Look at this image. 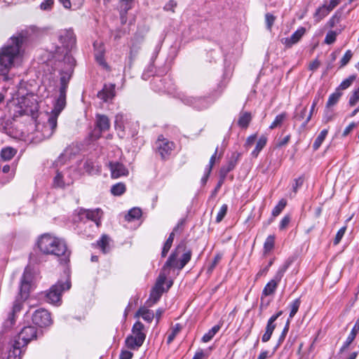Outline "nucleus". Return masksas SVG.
I'll use <instances>...</instances> for the list:
<instances>
[{
  "mask_svg": "<svg viewBox=\"0 0 359 359\" xmlns=\"http://www.w3.org/2000/svg\"><path fill=\"white\" fill-rule=\"evenodd\" d=\"M27 32L22 30L12 36L0 50V75L7 79V74L15 62L20 59L22 46L27 38Z\"/></svg>",
  "mask_w": 359,
  "mask_h": 359,
  "instance_id": "obj_1",
  "label": "nucleus"
},
{
  "mask_svg": "<svg viewBox=\"0 0 359 359\" xmlns=\"http://www.w3.org/2000/svg\"><path fill=\"white\" fill-rule=\"evenodd\" d=\"M186 250V244L184 241H182L175 248L168 260L165 263L161 272L160 273L155 286L164 288L163 285L167 278V276L169 274V268L177 269L179 270L182 269L185 265L190 261L191 257V251Z\"/></svg>",
  "mask_w": 359,
  "mask_h": 359,
  "instance_id": "obj_2",
  "label": "nucleus"
},
{
  "mask_svg": "<svg viewBox=\"0 0 359 359\" xmlns=\"http://www.w3.org/2000/svg\"><path fill=\"white\" fill-rule=\"evenodd\" d=\"M38 247L41 252L57 257L63 256L65 259L69 256L65 241L49 233L42 235L38 241Z\"/></svg>",
  "mask_w": 359,
  "mask_h": 359,
  "instance_id": "obj_3",
  "label": "nucleus"
},
{
  "mask_svg": "<svg viewBox=\"0 0 359 359\" xmlns=\"http://www.w3.org/2000/svg\"><path fill=\"white\" fill-rule=\"evenodd\" d=\"M32 280V273L28 267H27L22 276L21 284L20 287V299H17L13 306L12 312L9 314L8 320L10 321L11 325H13L15 322V315L18 313L22 305V302L25 300L29 295L30 283Z\"/></svg>",
  "mask_w": 359,
  "mask_h": 359,
  "instance_id": "obj_4",
  "label": "nucleus"
},
{
  "mask_svg": "<svg viewBox=\"0 0 359 359\" xmlns=\"http://www.w3.org/2000/svg\"><path fill=\"white\" fill-rule=\"evenodd\" d=\"M70 287L71 282L69 278L65 282L58 280L46 292V301L54 305L60 304L62 292L69 290Z\"/></svg>",
  "mask_w": 359,
  "mask_h": 359,
  "instance_id": "obj_5",
  "label": "nucleus"
},
{
  "mask_svg": "<svg viewBox=\"0 0 359 359\" xmlns=\"http://www.w3.org/2000/svg\"><path fill=\"white\" fill-rule=\"evenodd\" d=\"M175 149V144L161 135L155 142L156 151L162 160L168 159Z\"/></svg>",
  "mask_w": 359,
  "mask_h": 359,
  "instance_id": "obj_6",
  "label": "nucleus"
},
{
  "mask_svg": "<svg viewBox=\"0 0 359 359\" xmlns=\"http://www.w3.org/2000/svg\"><path fill=\"white\" fill-rule=\"evenodd\" d=\"M291 264V261H286L282 266H280L277 273L274 276L273 278L264 287L262 294L264 296H269L272 294L276 290L277 286L284 276V273L288 269Z\"/></svg>",
  "mask_w": 359,
  "mask_h": 359,
  "instance_id": "obj_7",
  "label": "nucleus"
},
{
  "mask_svg": "<svg viewBox=\"0 0 359 359\" xmlns=\"http://www.w3.org/2000/svg\"><path fill=\"white\" fill-rule=\"evenodd\" d=\"M36 328L34 326H27L22 329L20 332L14 339L16 342L17 346H22L25 347L27 344L36 338Z\"/></svg>",
  "mask_w": 359,
  "mask_h": 359,
  "instance_id": "obj_8",
  "label": "nucleus"
},
{
  "mask_svg": "<svg viewBox=\"0 0 359 359\" xmlns=\"http://www.w3.org/2000/svg\"><path fill=\"white\" fill-rule=\"evenodd\" d=\"M32 322L39 327H47L52 324L50 313L46 309H38L32 315Z\"/></svg>",
  "mask_w": 359,
  "mask_h": 359,
  "instance_id": "obj_9",
  "label": "nucleus"
},
{
  "mask_svg": "<svg viewBox=\"0 0 359 359\" xmlns=\"http://www.w3.org/2000/svg\"><path fill=\"white\" fill-rule=\"evenodd\" d=\"M103 212L100 208L94 210L81 209L79 212L80 219L86 218L88 220L94 222L97 226L100 225V219L102 216Z\"/></svg>",
  "mask_w": 359,
  "mask_h": 359,
  "instance_id": "obj_10",
  "label": "nucleus"
},
{
  "mask_svg": "<svg viewBox=\"0 0 359 359\" xmlns=\"http://www.w3.org/2000/svg\"><path fill=\"white\" fill-rule=\"evenodd\" d=\"M59 40L67 50H71L76 43V36L72 29L61 31Z\"/></svg>",
  "mask_w": 359,
  "mask_h": 359,
  "instance_id": "obj_11",
  "label": "nucleus"
},
{
  "mask_svg": "<svg viewBox=\"0 0 359 359\" xmlns=\"http://www.w3.org/2000/svg\"><path fill=\"white\" fill-rule=\"evenodd\" d=\"M306 33V29L303 27H299L290 37L283 38L281 42L286 48H291L293 45L297 43Z\"/></svg>",
  "mask_w": 359,
  "mask_h": 359,
  "instance_id": "obj_12",
  "label": "nucleus"
},
{
  "mask_svg": "<svg viewBox=\"0 0 359 359\" xmlns=\"http://www.w3.org/2000/svg\"><path fill=\"white\" fill-rule=\"evenodd\" d=\"M57 127L55 116H50L46 123L41 128V135L44 139L50 138L54 133Z\"/></svg>",
  "mask_w": 359,
  "mask_h": 359,
  "instance_id": "obj_13",
  "label": "nucleus"
},
{
  "mask_svg": "<svg viewBox=\"0 0 359 359\" xmlns=\"http://www.w3.org/2000/svg\"><path fill=\"white\" fill-rule=\"evenodd\" d=\"M109 165L112 178L116 179L128 175V170L121 163L110 162Z\"/></svg>",
  "mask_w": 359,
  "mask_h": 359,
  "instance_id": "obj_14",
  "label": "nucleus"
},
{
  "mask_svg": "<svg viewBox=\"0 0 359 359\" xmlns=\"http://www.w3.org/2000/svg\"><path fill=\"white\" fill-rule=\"evenodd\" d=\"M115 84H105L103 88L97 93V97L104 102H107L115 97Z\"/></svg>",
  "mask_w": 359,
  "mask_h": 359,
  "instance_id": "obj_15",
  "label": "nucleus"
},
{
  "mask_svg": "<svg viewBox=\"0 0 359 359\" xmlns=\"http://www.w3.org/2000/svg\"><path fill=\"white\" fill-rule=\"evenodd\" d=\"M66 94L67 92L65 91H59V95L55 102L54 108L50 115L55 116L56 119H57V116L66 106Z\"/></svg>",
  "mask_w": 359,
  "mask_h": 359,
  "instance_id": "obj_16",
  "label": "nucleus"
},
{
  "mask_svg": "<svg viewBox=\"0 0 359 359\" xmlns=\"http://www.w3.org/2000/svg\"><path fill=\"white\" fill-rule=\"evenodd\" d=\"M184 220L181 219L178 222L177 226L174 228L172 232H171L170 233L169 237L166 240V241L164 243V245L163 247V250L161 252V256L163 257H165L167 255L168 252H169V250L172 246V242L174 240V237H175V232H177L179 229L182 228V226H184Z\"/></svg>",
  "mask_w": 359,
  "mask_h": 359,
  "instance_id": "obj_17",
  "label": "nucleus"
},
{
  "mask_svg": "<svg viewBox=\"0 0 359 359\" xmlns=\"http://www.w3.org/2000/svg\"><path fill=\"white\" fill-rule=\"evenodd\" d=\"M358 332H359V318L355 322L353 329L351 330L350 334L344 341V344L340 348V353H343L345 351L351 343L354 341Z\"/></svg>",
  "mask_w": 359,
  "mask_h": 359,
  "instance_id": "obj_18",
  "label": "nucleus"
},
{
  "mask_svg": "<svg viewBox=\"0 0 359 359\" xmlns=\"http://www.w3.org/2000/svg\"><path fill=\"white\" fill-rule=\"evenodd\" d=\"M163 292L164 288H161L154 285L151 291L149 299L146 302L147 306L150 307L155 304L160 299Z\"/></svg>",
  "mask_w": 359,
  "mask_h": 359,
  "instance_id": "obj_19",
  "label": "nucleus"
},
{
  "mask_svg": "<svg viewBox=\"0 0 359 359\" xmlns=\"http://www.w3.org/2000/svg\"><path fill=\"white\" fill-rule=\"evenodd\" d=\"M22 346H17L14 341L10 346L6 359H21Z\"/></svg>",
  "mask_w": 359,
  "mask_h": 359,
  "instance_id": "obj_20",
  "label": "nucleus"
},
{
  "mask_svg": "<svg viewBox=\"0 0 359 359\" xmlns=\"http://www.w3.org/2000/svg\"><path fill=\"white\" fill-rule=\"evenodd\" d=\"M131 335L144 341L146 333L144 332V326L141 322L137 321L133 325Z\"/></svg>",
  "mask_w": 359,
  "mask_h": 359,
  "instance_id": "obj_21",
  "label": "nucleus"
},
{
  "mask_svg": "<svg viewBox=\"0 0 359 359\" xmlns=\"http://www.w3.org/2000/svg\"><path fill=\"white\" fill-rule=\"evenodd\" d=\"M96 126L100 132L108 130L110 128V121L105 115L97 114L96 116Z\"/></svg>",
  "mask_w": 359,
  "mask_h": 359,
  "instance_id": "obj_22",
  "label": "nucleus"
},
{
  "mask_svg": "<svg viewBox=\"0 0 359 359\" xmlns=\"http://www.w3.org/2000/svg\"><path fill=\"white\" fill-rule=\"evenodd\" d=\"M144 343L140 339L135 338L132 335L128 336L126 339V346L132 350L138 349Z\"/></svg>",
  "mask_w": 359,
  "mask_h": 359,
  "instance_id": "obj_23",
  "label": "nucleus"
},
{
  "mask_svg": "<svg viewBox=\"0 0 359 359\" xmlns=\"http://www.w3.org/2000/svg\"><path fill=\"white\" fill-rule=\"evenodd\" d=\"M267 142V137L265 135H262L257 142L256 147L255 149L252 151L251 155L253 157H257L259 152L263 149V148L266 146Z\"/></svg>",
  "mask_w": 359,
  "mask_h": 359,
  "instance_id": "obj_24",
  "label": "nucleus"
},
{
  "mask_svg": "<svg viewBox=\"0 0 359 359\" xmlns=\"http://www.w3.org/2000/svg\"><path fill=\"white\" fill-rule=\"evenodd\" d=\"M136 316H141L145 321L148 323L151 322L154 317V312L147 309L146 307L140 308L137 312Z\"/></svg>",
  "mask_w": 359,
  "mask_h": 359,
  "instance_id": "obj_25",
  "label": "nucleus"
},
{
  "mask_svg": "<svg viewBox=\"0 0 359 359\" xmlns=\"http://www.w3.org/2000/svg\"><path fill=\"white\" fill-rule=\"evenodd\" d=\"M331 11L327 6L323 5L319 7L314 13V19L316 22H319L323 18L327 16Z\"/></svg>",
  "mask_w": 359,
  "mask_h": 359,
  "instance_id": "obj_26",
  "label": "nucleus"
},
{
  "mask_svg": "<svg viewBox=\"0 0 359 359\" xmlns=\"http://www.w3.org/2000/svg\"><path fill=\"white\" fill-rule=\"evenodd\" d=\"M276 324L274 323H272L269 320H268L266 326V330L264 334L262 335V341L263 342H267L270 340L271 335L273 332V330L276 328Z\"/></svg>",
  "mask_w": 359,
  "mask_h": 359,
  "instance_id": "obj_27",
  "label": "nucleus"
},
{
  "mask_svg": "<svg viewBox=\"0 0 359 359\" xmlns=\"http://www.w3.org/2000/svg\"><path fill=\"white\" fill-rule=\"evenodd\" d=\"M142 216V210L139 208H133L130 209L128 214L126 215V220L130 222L134 219H137Z\"/></svg>",
  "mask_w": 359,
  "mask_h": 359,
  "instance_id": "obj_28",
  "label": "nucleus"
},
{
  "mask_svg": "<svg viewBox=\"0 0 359 359\" xmlns=\"http://www.w3.org/2000/svg\"><path fill=\"white\" fill-rule=\"evenodd\" d=\"M109 238L107 235H103L101 238L97 241V245L101 249L103 253H107L109 250Z\"/></svg>",
  "mask_w": 359,
  "mask_h": 359,
  "instance_id": "obj_29",
  "label": "nucleus"
},
{
  "mask_svg": "<svg viewBox=\"0 0 359 359\" xmlns=\"http://www.w3.org/2000/svg\"><path fill=\"white\" fill-rule=\"evenodd\" d=\"M287 118L286 112H283L278 115H277L274 119V121L269 126V128L271 130L275 129L278 127H280L283 123L285 121Z\"/></svg>",
  "mask_w": 359,
  "mask_h": 359,
  "instance_id": "obj_30",
  "label": "nucleus"
},
{
  "mask_svg": "<svg viewBox=\"0 0 359 359\" xmlns=\"http://www.w3.org/2000/svg\"><path fill=\"white\" fill-rule=\"evenodd\" d=\"M327 133H328V130L324 129L318 135V137L315 140L313 144V149L314 151H316L319 149V147L321 146L322 143L325 140Z\"/></svg>",
  "mask_w": 359,
  "mask_h": 359,
  "instance_id": "obj_31",
  "label": "nucleus"
},
{
  "mask_svg": "<svg viewBox=\"0 0 359 359\" xmlns=\"http://www.w3.org/2000/svg\"><path fill=\"white\" fill-rule=\"evenodd\" d=\"M71 78V74L69 72H63L61 74L60 77V86L59 91H65L68 87V84Z\"/></svg>",
  "mask_w": 359,
  "mask_h": 359,
  "instance_id": "obj_32",
  "label": "nucleus"
},
{
  "mask_svg": "<svg viewBox=\"0 0 359 359\" xmlns=\"http://www.w3.org/2000/svg\"><path fill=\"white\" fill-rule=\"evenodd\" d=\"M341 92L336 89L335 92L330 95L326 104V107L328 108L335 105L339 100V98L341 97Z\"/></svg>",
  "mask_w": 359,
  "mask_h": 359,
  "instance_id": "obj_33",
  "label": "nucleus"
},
{
  "mask_svg": "<svg viewBox=\"0 0 359 359\" xmlns=\"http://www.w3.org/2000/svg\"><path fill=\"white\" fill-rule=\"evenodd\" d=\"M300 304H301V300L299 298L294 299L290 304L289 307L290 308V312L289 318H288V319H290V320L297 313V311L299 309Z\"/></svg>",
  "mask_w": 359,
  "mask_h": 359,
  "instance_id": "obj_34",
  "label": "nucleus"
},
{
  "mask_svg": "<svg viewBox=\"0 0 359 359\" xmlns=\"http://www.w3.org/2000/svg\"><path fill=\"white\" fill-rule=\"evenodd\" d=\"M16 154V151L11 147L4 148L1 151V156L5 161L11 160Z\"/></svg>",
  "mask_w": 359,
  "mask_h": 359,
  "instance_id": "obj_35",
  "label": "nucleus"
},
{
  "mask_svg": "<svg viewBox=\"0 0 359 359\" xmlns=\"http://www.w3.org/2000/svg\"><path fill=\"white\" fill-rule=\"evenodd\" d=\"M275 243V236L269 235L264 244V250L265 253L269 252L271 251L274 247Z\"/></svg>",
  "mask_w": 359,
  "mask_h": 359,
  "instance_id": "obj_36",
  "label": "nucleus"
},
{
  "mask_svg": "<svg viewBox=\"0 0 359 359\" xmlns=\"http://www.w3.org/2000/svg\"><path fill=\"white\" fill-rule=\"evenodd\" d=\"M126 191V185L123 183H117L111 188V192L114 196H121Z\"/></svg>",
  "mask_w": 359,
  "mask_h": 359,
  "instance_id": "obj_37",
  "label": "nucleus"
},
{
  "mask_svg": "<svg viewBox=\"0 0 359 359\" xmlns=\"http://www.w3.org/2000/svg\"><path fill=\"white\" fill-rule=\"evenodd\" d=\"M251 121V115L250 113L245 112L243 114L238 121V124L242 128H247Z\"/></svg>",
  "mask_w": 359,
  "mask_h": 359,
  "instance_id": "obj_38",
  "label": "nucleus"
},
{
  "mask_svg": "<svg viewBox=\"0 0 359 359\" xmlns=\"http://www.w3.org/2000/svg\"><path fill=\"white\" fill-rule=\"evenodd\" d=\"M287 202L285 199H281L278 203L274 207L272 210V215L273 217H277L280 215V213L283 211V210L286 206Z\"/></svg>",
  "mask_w": 359,
  "mask_h": 359,
  "instance_id": "obj_39",
  "label": "nucleus"
},
{
  "mask_svg": "<svg viewBox=\"0 0 359 359\" xmlns=\"http://www.w3.org/2000/svg\"><path fill=\"white\" fill-rule=\"evenodd\" d=\"M66 184L63 180V176L60 172H57L53 179V187L55 188H64Z\"/></svg>",
  "mask_w": 359,
  "mask_h": 359,
  "instance_id": "obj_40",
  "label": "nucleus"
},
{
  "mask_svg": "<svg viewBox=\"0 0 359 359\" xmlns=\"http://www.w3.org/2000/svg\"><path fill=\"white\" fill-rule=\"evenodd\" d=\"M181 328H182V327L180 324H176L172 328L171 332L168 334V339H167L168 344H170L174 340V339L175 338L177 334H178V333L180 332Z\"/></svg>",
  "mask_w": 359,
  "mask_h": 359,
  "instance_id": "obj_41",
  "label": "nucleus"
},
{
  "mask_svg": "<svg viewBox=\"0 0 359 359\" xmlns=\"http://www.w3.org/2000/svg\"><path fill=\"white\" fill-rule=\"evenodd\" d=\"M355 76H350L348 78L346 79L345 80H344L341 84L339 86V87L337 88V90H339V91L342 90H345L346 88H348L351 84L352 83L355 81Z\"/></svg>",
  "mask_w": 359,
  "mask_h": 359,
  "instance_id": "obj_42",
  "label": "nucleus"
},
{
  "mask_svg": "<svg viewBox=\"0 0 359 359\" xmlns=\"http://www.w3.org/2000/svg\"><path fill=\"white\" fill-rule=\"evenodd\" d=\"M276 18L270 13L265 14V22L266 29L269 31L271 30L272 26L276 20Z\"/></svg>",
  "mask_w": 359,
  "mask_h": 359,
  "instance_id": "obj_43",
  "label": "nucleus"
},
{
  "mask_svg": "<svg viewBox=\"0 0 359 359\" xmlns=\"http://www.w3.org/2000/svg\"><path fill=\"white\" fill-rule=\"evenodd\" d=\"M227 210H228L227 205L224 204V205H222V207L220 208V209H219V212H218V213L217 215L216 222L219 223L220 222L222 221V219H224V217L226 215Z\"/></svg>",
  "mask_w": 359,
  "mask_h": 359,
  "instance_id": "obj_44",
  "label": "nucleus"
},
{
  "mask_svg": "<svg viewBox=\"0 0 359 359\" xmlns=\"http://www.w3.org/2000/svg\"><path fill=\"white\" fill-rule=\"evenodd\" d=\"M359 101V87L354 90L350 96L348 103L351 106H354Z\"/></svg>",
  "mask_w": 359,
  "mask_h": 359,
  "instance_id": "obj_45",
  "label": "nucleus"
},
{
  "mask_svg": "<svg viewBox=\"0 0 359 359\" xmlns=\"http://www.w3.org/2000/svg\"><path fill=\"white\" fill-rule=\"evenodd\" d=\"M353 53L351 50H348L340 60V67H343L346 65L351 59Z\"/></svg>",
  "mask_w": 359,
  "mask_h": 359,
  "instance_id": "obj_46",
  "label": "nucleus"
},
{
  "mask_svg": "<svg viewBox=\"0 0 359 359\" xmlns=\"http://www.w3.org/2000/svg\"><path fill=\"white\" fill-rule=\"evenodd\" d=\"M346 230V226H343L337 231V233L335 236V238L334 239V241H333V243L334 245H337L340 243L341 238H343V236L345 234Z\"/></svg>",
  "mask_w": 359,
  "mask_h": 359,
  "instance_id": "obj_47",
  "label": "nucleus"
},
{
  "mask_svg": "<svg viewBox=\"0 0 359 359\" xmlns=\"http://www.w3.org/2000/svg\"><path fill=\"white\" fill-rule=\"evenodd\" d=\"M337 32L334 31H329L325 38V43L332 44L336 41Z\"/></svg>",
  "mask_w": 359,
  "mask_h": 359,
  "instance_id": "obj_48",
  "label": "nucleus"
},
{
  "mask_svg": "<svg viewBox=\"0 0 359 359\" xmlns=\"http://www.w3.org/2000/svg\"><path fill=\"white\" fill-rule=\"evenodd\" d=\"M54 0H44L40 4V8L42 11H50L53 8Z\"/></svg>",
  "mask_w": 359,
  "mask_h": 359,
  "instance_id": "obj_49",
  "label": "nucleus"
},
{
  "mask_svg": "<svg viewBox=\"0 0 359 359\" xmlns=\"http://www.w3.org/2000/svg\"><path fill=\"white\" fill-rule=\"evenodd\" d=\"M123 114H118L117 115H116L115 121H114V124H115L116 128H119L120 130H123L124 127H123Z\"/></svg>",
  "mask_w": 359,
  "mask_h": 359,
  "instance_id": "obj_50",
  "label": "nucleus"
},
{
  "mask_svg": "<svg viewBox=\"0 0 359 359\" xmlns=\"http://www.w3.org/2000/svg\"><path fill=\"white\" fill-rule=\"evenodd\" d=\"M95 57L98 63L104 65V67H107V64L104 60V53L102 50H95Z\"/></svg>",
  "mask_w": 359,
  "mask_h": 359,
  "instance_id": "obj_51",
  "label": "nucleus"
},
{
  "mask_svg": "<svg viewBox=\"0 0 359 359\" xmlns=\"http://www.w3.org/2000/svg\"><path fill=\"white\" fill-rule=\"evenodd\" d=\"M221 258H222V257L220 255H215L212 262H211V264H210V266L208 268V273H212V271L215 268V266H217L218 262L220 261Z\"/></svg>",
  "mask_w": 359,
  "mask_h": 359,
  "instance_id": "obj_52",
  "label": "nucleus"
},
{
  "mask_svg": "<svg viewBox=\"0 0 359 359\" xmlns=\"http://www.w3.org/2000/svg\"><path fill=\"white\" fill-rule=\"evenodd\" d=\"M236 163L233 161H230L226 167H224L221 169V173L223 174V177H224L225 175L232 170L235 167Z\"/></svg>",
  "mask_w": 359,
  "mask_h": 359,
  "instance_id": "obj_53",
  "label": "nucleus"
},
{
  "mask_svg": "<svg viewBox=\"0 0 359 359\" xmlns=\"http://www.w3.org/2000/svg\"><path fill=\"white\" fill-rule=\"evenodd\" d=\"M304 183V178L302 177H299L294 180V183L292 185V189L294 194L297 193L298 188L301 187Z\"/></svg>",
  "mask_w": 359,
  "mask_h": 359,
  "instance_id": "obj_54",
  "label": "nucleus"
},
{
  "mask_svg": "<svg viewBox=\"0 0 359 359\" xmlns=\"http://www.w3.org/2000/svg\"><path fill=\"white\" fill-rule=\"evenodd\" d=\"M84 169L86 172L92 173L94 171V163L91 160H87L83 165Z\"/></svg>",
  "mask_w": 359,
  "mask_h": 359,
  "instance_id": "obj_55",
  "label": "nucleus"
},
{
  "mask_svg": "<svg viewBox=\"0 0 359 359\" xmlns=\"http://www.w3.org/2000/svg\"><path fill=\"white\" fill-rule=\"evenodd\" d=\"M256 140H257L256 134L249 136L247 138L245 143L244 144L245 147L247 149H249L255 142Z\"/></svg>",
  "mask_w": 359,
  "mask_h": 359,
  "instance_id": "obj_56",
  "label": "nucleus"
},
{
  "mask_svg": "<svg viewBox=\"0 0 359 359\" xmlns=\"http://www.w3.org/2000/svg\"><path fill=\"white\" fill-rule=\"evenodd\" d=\"M290 222V217L289 215H285L280 221L279 228L280 230L285 229L289 224Z\"/></svg>",
  "mask_w": 359,
  "mask_h": 359,
  "instance_id": "obj_57",
  "label": "nucleus"
},
{
  "mask_svg": "<svg viewBox=\"0 0 359 359\" xmlns=\"http://www.w3.org/2000/svg\"><path fill=\"white\" fill-rule=\"evenodd\" d=\"M122 3V8L123 10L127 13L128 11H129L131 8V4L133 3V0H120Z\"/></svg>",
  "mask_w": 359,
  "mask_h": 359,
  "instance_id": "obj_58",
  "label": "nucleus"
},
{
  "mask_svg": "<svg viewBox=\"0 0 359 359\" xmlns=\"http://www.w3.org/2000/svg\"><path fill=\"white\" fill-rule=\"evenodd\" d=\"M217 150H218V147L216 148L215 153L210 157V162H209V165L206 168L207 170H208V173H210V172L212 170V166L215 164V159H216V156H217Z\"/></svg>",
  "mask_w": 359,
  "mask_h": 359,
  "instance_id": "obj_59",
  "label": "nucleus"
},
{
  "mask_svg": "<svg viewBox=\"0 0 359 359\" xmlns=\"http://www.w3.org/2000/svg\"><path fill=\"white\" fill-rule=\"evenodd\" d=\"M133 355V353L127 350H122L119 358L120 359H131Z\"/></svg>",
  "mask_w": 359,
  "mask_h": 359,
  "instance_id": "obj_60",
  "label": "nucleus"
},
{
  "mask_svg": "<svg viewBox=\"0 0 359 359\" xmlns=\"http://www.w3.org/2000/svg\"><path fill=\"white\" fill-rule=\"evenodd\" d=\"M357 126V124L354 122L351 123L344 130L342 135L344 137L347 136L353 128H355Z\"/></svg>",
  "mask_w": 359,
  "mask_h": 359,
  "instance_id": "obj_61",
  "label": "nucleus"
},
{
  "mask_svg": "<svg viewBox=\"0 0 359 359\" xmlns=\"http://www.w3.org/2000/svg\"><path fill=\"white\" fill-rule=\"evenodd\" d=\"M177 6V3L173 1V0H170L169 1V2H168L165 6H164V10L165 11H171L172 12H174V8L176 7Z\"/></svg>",
  "mask_w": 359,
  "mask_h": 359,
  "instance_id": "obj_62",
  "label": "nucleus"
},
{
  "mask_svg": "<svg viewBox=\"0 0 359 359\" xmlns=\"http://www.w3.org/2000/svg\"><path fill=\"white\" fill-rule=\"evenodd\" d=\"M306 107H304L300 111V112L296 114V115L294 116V118H296L297 121H299L303 120L306 116Z\"/></svg>",
  "mask_w": 359,
  "mask_h": 359,
  "instance_id": "obj_63",
  "label": "nucleus"
},
{
  "mask_svg": "<svg viewBox=\"0 0 359 359\" xmlns=\"http://www.w3.org/2000/svg\"><path fill=\"white\" fill-rule=\"evenodd\" d=\"M214 336L215 335H213L212 332L208 331L207 333H205L203 336L202 341L204 342V343H207V342L210 341L214 337Z\"/></svg>",
  "mask_w": 359,
  "mask_h": 359,
  "instance_id": "obj_64",
  "label": "nucleus"
}]
</instances>
